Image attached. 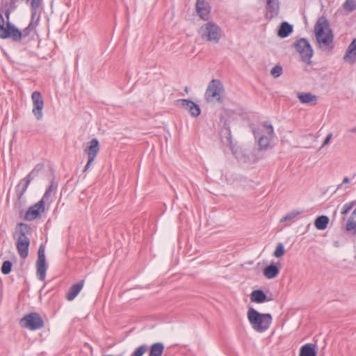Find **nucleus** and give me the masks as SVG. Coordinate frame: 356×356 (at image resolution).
<instances>
[{
  "label": "nucleus",
  "instance_id": "obj_1",
  "mask_svg": "<svg viewBox=\"0 0 356 356\" xmlns=\"http://www.w3.org/2000/svg\"><path fill=\"white\" fill-rule=\"evenodd\" d=\"M38 24L39 21L31 19L29 25L22 30H20L16 26L12 28L8 35L3 40L10 39L15 43L23 45L27 44L31 41L35 40L36 27Z\"/></svg>",
  "mask_w": 356,
  "mask_h": 356
},
{
  "label": "nucleus",
  "instance_id": "obj_2",
  "mask_svg": "<svg viewBox=\"0 0 356 356\" xmlns=\"http://www.w3.org/2000/svg\"><path fill=\"white\" fill-rule=\"evenodd\" d=\"M314 33L317 42L323 50L333 48V33L329 28V22L325 17H321L314 26Z\"/></svg>",
  "mask_w": 356,
  "mask_h": 356
},
{
  "label": "nucleus",
  "instance_id": "obj_3",
  "mask_svg": "<svg viewBox=\"0 0 356 356\" xmlns=\"http://www.w3.org/2000/svg\"><path fill=\"white\" fill-rule=\"evenodd\" d=\"M247 316L252 328L259 333L266 332L273 321L270 314H261L252 307L248 309Z\"/></svg>",
  "mask_w": 356,
  "mask_h": 356
},
{
  "label": "nucleus",
  "instance_id": "obj_4",
  "mask_svg": "<svg viewBox=\"0 0 356 356\" xmlns=\"http://www.w3.org/2000/svg\"><path fill=\"white\" fill-rule=\"evenodd\" d=\"M200 33L202 40L217 44L220 40L222 30L217 24L209 22L201 26Z\"/></svg>",
  "mask_w": 356,
  "mask_h": 356
},
{
  "label": "nucleus",
  "instance_id": "obj_5",
  "mask_svg": "<svg viewBox=\"0 0 356 356\" xmlns=\"http://www.w3.org/2000/svg\"><path fill=\"white\" fill-rule=\"evenodd\" d=\"M224 91L222 82L219 79H212L208 84L204 97L207 102H213L216 100L217 102L222 104L223 98L221 93Z\"/></svg>",
  "mask_w": 356,
  "mask_h": 356
},
{
  "label": "nucleus",
  "instance_id": "obj_6",
  "mask_svg": "<svg viewBox=\"0 0 356 356\" xmlns=\"http://www.w3.org/2000/svg\"><path fill=\"white\" fill-rule=\"evenodd\" d=\"M292 47L300 54L303 62L309 64L310 60L313 56V49L306 38H300L295 41Z\"/></svg>",
  "mask_w": 356,
  "mask_h": 356
},
{
  "label": "nucleus",
  "instance_id": "obj_7",
  "mask_svg": "<svg viewBox=\"0 0 356 356\" xmlns=\"http://www.w3.org/2000/svg\"><path fill=\"white\" fill-rule=\"evenodd\" d=\"M23 327L30 330H37L44 327V321L37 312H31L25 315L19 322Z\"/></svg>",
  "mask_w": 356,
  "mask_h": 356
},
{
  "label": "nucleus",
  "instance_id": "obj_8",
  "mask_svg": "<svg viewBox=\"0 0 356 356\" xmlns=\"http://www.w3.org/2000/svg\"><path fill=\"white\" fill-rule=\"evenodd\" d=\"M13 11L0 8V38H4L8 35L12 28L15 27L10 21V15Z\"/></svg>",
  "mask_w": 356,
  "mask_h": 356
},
{
  "label": "nucleus",
  "instance_id": "obj_9",
  "mask_svg": "<svg viewBox=\"0 0 356 356\" xmlns=\"http://www.w3.org/2000/svg\"><path fill=\"white\" fill-rule=\"evenodd\" d=\"M47 269L44 247L43 244H41L38 250V259L36 261V273L39 280L44 281L45 280Z\"/></svg>",
  "mask_w": 356,
  "mask_h": 356
},
{
  "label": "nucleus",
  "instance_id": "obj_10",
  "mask_svg": "<svg viewBox=\"0 0 356 356\" xmlns=\"http://www.w3.org/2000/svg\"><path fill=\"white\" fill-rule=\"evenodd\" d=\"M44 211L45 202L43 200H40L28 209L24 216V220L26 221H33L36 218H40Z\"/></svg>",
  "mask_w": 356,
  "mask_h": 356
},
{
  "label": "nucleus",
  "instance_id": "obj_11",
  "mask_svg": "<svg viewBox=\"0 0 356 356\" xmlns=\"http://www.w3.org/2000/svg\"><path fill=\"white\" fill-rule=\"evenodd\" d=\"M33 108V113L36 119L40 120L42 118V108L44 106V100L42 94L39 91H34L31 95Z\"/></svg>",
  "mask_w": 356,
  "mask_h": 356
},
{
  "label": "nucleus",
  "instance_id": "obj_12",
  "mask_svg": "<svg viewBox=\"0 0 356 356\" xmlns=\"http://www.w3.org/2000/svg\"><path fill=\"white\" fill-rule=\"evenodd\" d=\"M176 105L188 111L192 117H197L201 113L200 106L192 100L186 99H177Z\"/></svg>",
  "mask_w": 356,
  "mask_h": 356
},
{
  "label": "nucleus",
  "instance_id": "obj_13",
  "mask_svg": "<svg viewBox=\"0 0 356 356\" xmlns=\"http://www.w3.org/2000/svg\"><path fill=\"white\" fill-rule=\"evenodd\" d=\"M32 233V228L30 225L24 222H19L17 224L15 227V233L13 237L16 238V241H30L29 235Z\"/></svg>",
  "mask_w": 356,
  "mask_h": 356
},
{
  "label": "nucleus",
  "instance_id": "obj_14",
  "mask_svg": "<svg viewBox=\"0 0 356 356\" xmlns=\"http://www.w3.org/2000/svg\"><path fill=\"white\" fill-rule=\"evenodd\" d=\"M26 2L30 4L31 19L40 22L42 11V0H26Z\"/></svg>",
  "mask_w": 356,
  "mask_h": 356
},
{
  "label": "nucleus",
  "instance_id": "obj_15",
  "mask_svg": "<svg viewBox=\"0 0 356 356\" xmlns=\"http://www.w3.org/2000/svg\"><path fill=\"white\" fill-rule=\"evenodd\" d=\"M220 136L223 144L232 148V137L229 123L227 120L223 122V125L220 131Z\"/></svg>",
  "mask_w": 356,
  "mask_h": 356
},
{
  "label": "nucleus",
  "instance_id": "obj_16",
  "mask_svg": "<svg viewBox=\"0 0 356 356\" xmlns=\"http://www.w3.org/2000/svg\"><path fill=\"white\" fill-rule=\"evenodd\" d=\"M280 11V4L278 0H266L265 17L268 19H272L277 17Z\"/></svg>",
  "mask_w": 356,
  "mask_h": 356
},
{
  "label": "nucleus",
  "instance_id": "obj_17",
  "mask_svg": "<svg viewBox=\"0 0 356 356\" xmlns=\"http://www.w3.org/2000/svg\"><path fill=\"white\" fill-rule=\"evenodd\" d=\"M195 8L199 17L204 20H207L210 13V7L207 1L205 0H197Z\"/></svg>",
  "mask_w": 356,
  "mask_h": 356
},
{
  "label": "nucleus",
  "instance_id": "obj_18",
  "mask_svg": "<svg viewBox=\"0 0 356 356\" xmlns=\"http://www.w3.org/2000/svg\"><path fill=\"white\" fill-rule=\"evenodd\" d=\"M99 150V143L97 138H92L84 149L88 158L95 159Z\"/></svg>",
  "mask_w": 356,
  "mask_h": 356
},
{
  "label": "nucleus",
  "instance_id": "obj_19",
  "mask_svg": "<svg viewBox=\"0 0 356 356\" xmlns=\"http://www.w3.org/2000/svg\"><path fill=\"white\" fill-rule=\"evenodd\" d=\"M250 300L252 302L260 304L270 301L273 300V298L268 297L263 290L256 289L251 293Z\"/></svg>",
  "mask_w": 356,
  "mask_h": 356
},
{
  "label": "nucleus",
  "instance_id": "obj_20",
  "mask_svg": "<svg viewBox=\"0 0 356 356\" xmlns=\"http://www.w3.org/2000/svg\"><path fill=\"white\" fill-rule=\"evenodd\" d=\"M83 285L84 280H81L77 283L72 284L66 294L67 300L69 301L73 300L80 293L81 290L83 287Z\"/></svg>",
  "mask_w": 356,
  "mask_h": 356
},
{
  "label": "nucleus",
  "instance_id": "obj_21",
  "mask_svg": "<svg viewBox=\"0 0 356 356\" xmlns=\"http://www.w3.org/2000/svg\"><path fill=\"white\" fill-rule=\"evenodd\" d=\"M16 248L19 257L22 259H26L29 255L30 241H16Z\"/></svg>",
  "mask_w": 356,
  "mask_h": 356
},
{
  "label": "nucleus",
  "instance_id": "obj_22",
  "mask_svg": "<svg viewBox=\"0 0 356 356\" xmlns=\"http://www.w3.org/2000/svg\"><path fill=\"white\" fill-rule=\"evenodd\" d=\"M280 270V268L276 264L271 263L264 268L263 274L268 279H273L278 275Z\"/></svg>",
  "mask_w": 356,
  "mask_h": 356
},
{
  "label": "nucleus",
  "instance_id": "obj_23",
  "mask_svg": "<svg viewBox=\"0 0 356 356\" xmlns=\"http://www.w3.org/2000/svg\"><path fill=\"white\" fill-rule=\"evenodd\" d=\"M316 345L314 343H307L303 345L300 349L299 356H316Z\"/></svg>",
  "mask_w": 356,
  "mask_h": 356
},
{
  "label": "nucleus",
  "instance_id": "obj_24",
  "mask_svg": "<svg viewBox=\"0 0 356 356\" xmlns=\"http://www.w3.org/2000/svg\"><path fill=\"white\" fill-rule=\"evenodd\" d=\"M293 31V26L287 22H282L277 31V35L280 38L288 37Z\"/></svg>",
  "mask_w": 356,
  "mask_h": 356
},
{
  "label": "nucleus",
  "instance_id": "obj_25",
  "mask_svg": "<svg viewBox=\"0 0 356 356\" xmlns=\"http://www.w3.org/2000/svg\"><path fill=\"white\" fill-rule=\"evenodd\" d=\"M298 98L302 104L316 105L317 103V97L310 92H300L298 94Z\"/></svg>",
  "mask_w": 356,
  "mask_h": 356
},
{
  "label": "nucleus",
  "instance_id": "obj_26",
  "mask_svg": "<svg viewBox=\"0 0 356 356\" xmlns=\"http://www.w3.org/2000/svg\"><path fill=\"white\" fill-rule=\"evenodd\" d=\"M30 182L28 181L25 178L22 179L15 187V195L16 197H24V195L26 193Z\"/></svg>",
  "mask_w": 356,
  "mask_h": 356
},
{
  "label": "nucleus",
  "instance_id": "obj_27",
  "mask_svg": "<svg viewBox=\"0 0 356 356\" xmlns=\"http://www.w3.org/2000/svg\"><path fill=\"white\" fill-rule=\"evenodd\" d=\"M270 143V139L268 137H267L264 135L261 136L258 140L259 147H258V149H254L253 151V154H258L261 151L266 150L269 147Z\"/></svg>",
  "mask_w": 356,
  "mask_h": 356
},
{
  "label": "nucleus",
  "instance_id": "obj_28",
  "mask_svg": "<svg viewBox=\"0 0 356 356\" xmlns=\"http://www.w3.org/2000/svg\"><path fill=\"white\" fill-rule=\"evenodd\" d=\"M164 345L161 342L154 343L149 348V356H161L164 351Z\"/></svg>",
  "mask_w": 356,
  "mask_h": 356
},
{
  "label": "nucleus",
  "instance_id": "obj_29",
  "mask_svg": "<svg viewBox=\"0 0 356 356\" xmlns=\"http://www.w3.org/2000/svg\"><path fill=\"white\" fill-rule=\"evenodd\" d=\"M356 57V38L354 39L352 42L348 46L346 54L344 55V60L346 61H351L353 62L354 60H351L353 58Z\"/></svg>",
  "mask_w": 356,
  "mask_h": 356
},
{
  "label": "nucleus",
  "instance_id": "obj_30",
  "mask_svg": "<svg viewBox=\"0 0 356 356\" xmlns=\"http://www.w3.org/2000/svg\"><path fill=\"white\" fill-rule=\"evenodd\" d=\"M330 219L327 216H320L314 220V226L318 230H324L327 228Z\"/></svg>",
  "mask_w": 356,
  "mask_h": 356
},
{
  "label": "nucleus",
  "instance_id": "obj_31",
  "mask_svg": "<svg viewBox=\"0 0 356 356\" xmlns=\"http://www.w3.org/2000/svg\"><path fill=\"white\" fill-rule=\"evenodd\" d=\"M44 164L43 163H38L33 169L24 177L28 181H31L37 177L39 173L44 169Z\"/></svg>",
  "mask_w": 356,
  "mask_h": 356
},
{
  "label": "nucleus",
  "instance_id": "obj_32",
  "mask_svg": "<svg viewBox=\"0 0 356 356\" xmlns=\"http://www.w3.org/2000/svg\"><path fill=\"white\" fill-rule=\"evenodd\" d=\"M355 217L356 216H353L351 214L348 218L344 227L345 232L351 234L353 235H356V222L354 220Z\"/></svg>",
  "mask_w": 356,
  "mask_h": 356
},
{
  "label": "nucleus",
  "instance_id": "obj_33",
  "mask_svg": "<svg viewBox=\"0 0 356 356\" xmlns=\"http://www.w3.org/2000/svg\"><path fill=\"white\" fill-rule=\"evenodd\" d=\"M57 187L58 184L54 181V179H51L50 185L47 188L41 200H43L44 202L45 201H47L51 196V193L53 191L55 192L57 189Z\"/></svg>",
  "mask_w": 356,
  "mask_h": 356
},
{
  "label": "nucleus",
  "instance_id": "obj_34",
  "mask_svg": "<svg viewBox=\"0 0 356 356\" xmlns=\"http://www.w3.org/2000/svg\"><path fill=\"white\" fill-rule=\"evenodd\" d=\"M25 204V198L24 197H16V200L13 204V208L15 210L17 211L19 214L23 213L24 212V207Z\"/></svg>",
  "mask_w": 356,
  "mask_h": 356
},
{
  "label": "nucleus",
  "instance_id": "obj_35",
  "mask_svg": "<svg viewBox=\"0 0 356 356\" xmlns=\"http://www.w3.org/2000/svg\"><path fill=\"white\" fill-rule=\"evenodd\" d=\"M12 268L13 263L10 261H4L1 268V273L3 275H8L12 271Z\"/></svg>",
  "mask_w": 356,
  "mask_h": 356
},
{
  "label": "nucleus",
  "instance_id": "obj_36",
  "mask_svg": "<svg viewBox=\"0 0 356 356\" xmlns=\"http://www.w3.org/2000/svg\"><path fill=\"white\" fill-rule=\"evenodd\" d=\"M301 213L300 211H292L286 214L285 216H284L281 220L280 222H286L293 220L295 218H296L298 216H299Z\"/></svg>",
  "mask_w": 356,
  "mask_h": 356
},
{
  "label": "nucleus",
  "instance_id": "obj_37",
  "mask_svg": "<svg viewBox=\"0 0 356 356\" xmlns=\"http://www.w3.org/2000/svg\"><path fill=\"white\" fill-rule=\"evenodd\" d=\"M148 349L146 344L138 346L131 355V356H143Z\"/></svg>",
  "mask_w": 356,
  "mask_h": 356
},
{
  "label": "nucleus",
  "instance_id": "obj_38",
  "mask_svg": "<svg viewBox=\"0 0 356 356\" xmlns=\"http://www.w3.org/2000/svg\"><path fill=\"white\" fill-rule=\"evenodd\" d=\"M343 7L349 12L355 10L356 9V0H346Z\"/></svg>",
  "mask_w": 356,
  "mask_h": 356
},
{
  "label": "nucleus",
  "instance_id": "obj_39",
  "mask_svg": "<svg viewBox=\"0 0 356 356\" xmlns=\"http://www.w3.org/2000/svg\"><path fill=\"white\" fill-rule=\"evenodd\" d=\"M355 204H356L355 200L346 203L343 206L341 213L343 216L347 215Z\"/></svg>",
  "mask_w": 356,
  "mask_h": 356
},
{
  "label": "nucleus",
  "instance_id": "obj_40",
  "mask_svg": "<svg viewBox=\"0 0 356 356\" xmlns=\"http://www.w3.org/2000/svg\"><path fill=\"white\" fill-rule=\"evenodd\" d=\"M284 247L282 243H280L276 246V248L273 252V255L277 258H280L284 254Z\"/></svg>",
  "mask_w": 356,
  "mask_h": 356
},
{
  "label": "nucleus",
  "instance_id": "obj_41",
  "mask_svg": "<svg viewBox=\"0 0 356 356\" xmlns=\"http://www.w3.org/2000/svg\"><path fill=\"white\" fill-rule=\"evenodd\" d=\"M282 74V67L281 65H277L270 70V74L275 78L280 76Z\"/></svg>",
  "mask_w": 356,
  "mask_h": 356
},
{
  "label": "nucleus",
  "instance_id": "obj_42",
  "mask_svg": "<svg viewBox=\"0 0 356 356\" xmlns=\"http://www.w3.org/2000/svg\"><path fill=\"white\" fill-rule=\"evenodd\" d=\"M263 126L266 129L267 134L271 137L273 136L274 130H273V125L270 123H269L268 122L265 121L263 123Z\"/></svg>",
  "mask_w": 356,
  "mask_h": 356
},
{
  "label": "nucleus",
  "instance_id": "obj_43",
  "mask_svg": "<svg viewBox=\"0 0 356 356\" xmlns=\"http://www.w3.org/2000/svg\"><path fill=\"white\" fill-rule=\"evenodd\" d=\"M332 137V133H330L329 134L327 135V136L325 137V138L322 144L321 148L330 143Z\"/></svg>",
  "mask_w": 356,
  "mask_h": 356
},
{
  "label": "nucleus",
  "instance_id": "obj_44",
  "mask_svg": "<svg viewBox=\"0 0 356 356\" xmlns=\"http://www.w3.org/2000/svg\"><path fill=\"white\" fill-rule=\"evenodd\" d=\"M94 160L95 159L88 158V162L84 167L83 172H86L90 168V167L91 164L92 163V162L94 161Z\"/></svg>",
  "mask_w": 356,
  "mask_h": 356
},
{
  "label": "nucleus",
  "instance_id": "obj_45",
  "mask_svg": "<svg viewBox=\"0 0 356 356\" xmlns=\"http://www.w3.org/2000/svg\"><path fill=\"white\" fill-rule=\"evenodd\" d=\"M349 182H350V179L348 177H345L343 179L342 183L338 185L337 189L341 188L343 184H348Z\"/></svg>",
  "mask_w": 356,
  "mask_h": 356
},
{
  "label": "nucleus",
  "instance_id": "obj_46",
  "mask_svg": "<svg viewBox=\"0 0 356 356\" xmlns=\"http://www.w3.org/2000/svg\"><path fill=\"white\" fill-rule=\"evenodd\" d=\"M252 132H253V135H254L255 138H258L259 139V138L261 136V135H260V132H259V131L258 129H254Z\"/></svg>",
  "mask_w": 356,
  "mask_h": 356
},
{
  "label": "nucleus",
  "instance_id": "obj_47",
  "mask_svg": "<svg viewBox=\"0 0 356 356\" xmlns=\"http://www.w3.org/2000/svg\"><path fill=\"white\" fill-rule=\"evenodd\" d=\"M349 131L351 132V133H356V127L351 128L349 130Z\"/></svg>",
  "mask_w": 356,
  "mask_h": 356
},
{
  "label": "nucleus",
  "instance_id": "obj_48",
  "mask_svg": "<svg viewBox=\"0 0 356 356\" xmlns=\"http://www.w3.org/2000/svg\"><path fill=\"white\" fill-rule=\"evenodd\" d=\"M351 214L353 215V216H356V208L353 210Z\"/></svg>",
  "mask_w": 356,
  "mask_h": 356
},
{
  "label": "nucleus",
  "instance_id": "obj_49",
  "mask_svg": "<svg viewBox=\"0 0 356 356\" xmlns=\"http://www.w3.org/2000/svg\"><path fill=\"white\" fill-rule=\"evenodd\" d=\"M184 91L186 92H188V87H186L185 89H184Z\"/></svg>",
  "mask_w": 356,
  "mask_h": 356
},
{
  "label": "nucleus",
  "instance_id": "obj_50",
  "mask_svg": "<svg viewBox=\"0 0 356 356\" xmlns=\"http://www.w3.org/2000/svg\"><path fill=\"white\" fill-rule=\"evenodd\" d=\"M355 259H356V255L355 256Z\"/></svg>",
  "mask_w": 356,
  "mask_h": 356
}]
</instances>
